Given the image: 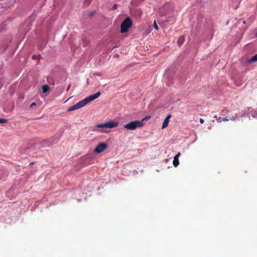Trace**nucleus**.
I'll return each instance as SVG.
<instances>
[{
  "label": "nucleus",
  "instance_id": "1",
  "mask_svg": "<svg viewBox=\"0 0 257 257\" xmlns=\"http://www.w3.org/2000/svg\"><path fill=\"white\" fill-rule=\"evenodd\" d=\"M100 95V92H98L94 94L89 95L88 97L85 98L84 99L78 102L75 105L70 107L68 109V111H71L80 108L90 101L94 100V99L98 98Z\"/></svg>",
  "mask_w": 257,
  "mask_h": 257
},
{
  "label": "nucleus",
  "instance_id": "10",
  "mask_svg": "<svg viewBox=\"0 0 257 257\" xmlns=\"http://www.w3.org/2000/svg\"><path fill=\"white\" fill-rule=\"evenodd\" d=\"M184 42V38L183 37H180L178 40V44L180 46Z\"/></svg>",
  "mask_w": 257,
  "mask_h": 257
},
{
  "label": "nucleus",
  "instance_id": "4",
  "mask_svg": "<svg viewBox=\"0 0 257 257\" xmlns=\"http://www.w3.org/2000/svg\"><path fill=\"white\" fill-rule=\"evenodd\" d=\"M132 25V22L130 18H127L122 23L120 26V31L122 33L126 32Z\"/></svg>",
  "mask_w": 257,
  "mask_h": 257
},
{
  "label": "nucleus",
  "instance_id": "9",
  "mask_svg": "<svg viewBox=\"0 0 257 257\" xmlns=\"http://www.w3.org/2000/svg\"><path fill=\"white\" fill-rule=\"evenodd\" d=\"M257 61V54L253 56L249 60V63H252Z\"/></svg>",
  "mask_w": 257,
  "mask_h": 257
},
{
  "label": "nucleus",
  "instance_id": "19",
  "mask_svg": "<svg viewBox=\"0 0 257 257\" xmlns=\"http://www.w3.org/2000/svg\"><path fill=\"white\" fill-rule=\"evenodd\" d=\"M150 117V116H146V118H145V119L148 118H149Z\"/></svg>",
  "mask_w": 257,
  "mask_h": 257
},
{
  "label": "nucleus",
  "instance_id": "2",
  "mask_svg": "<svg viewBox=\"0 0 257 257\" xmlns=\"http://www.w3.org/2000/svg\"><path fill=\"white\" fill-rule=\"evenodd\" d=\"M144 124L143 120L131 121L123 125V127L128 130H135L137 128L141 127Z\"/></svg>",
  "mask_w": 257,
  "mask_h": 257
},
{
  "label": "nucleus",
  "instance_id": "16",
  "mask_svg": "<svg viewBox=\"0 0 257 257\" xmlns=\"http://www.w3.org/2000/svg\"><path fill=\"white\" fill-rule=\"evenodd\" d=\"M199 121L201 123H203L204 122V119L202 118H200V119H199Z\"/></svg>",
  "mask_w": 257,
  "mask_h": 257
},
{
  "label": "nucleus",
  "instance_id": "15",
  "mask_svg": "<svg viewBox=\"0 0 257 257\" xmlns=\"http://www.w3.org/2000/svg\"><path fill=\"white\" fill-rule=\"evenodd\" d=\"M223 121H227L229 120V119L227 118V117H225V118H224L223 119H222Z\"/></svg>",
  "mask_w": 257,
  "mask_h": 257
},
{
  "label": "nucleus",
  "instance_id": "18",
  "mask_svg": "<svg viewBox=\"0 0 257 257\" xmlns=\"http://www.w3.org/2000/svg\"><path fill=\"white\" fill-rule=\"evenodd\" d=\"M214 117L216 118V119H217V118H218L216 115L214 116Z\"/></svg>",
  "mask_w": 257,
  "mask_h": 257
},
{
  "label": "nucleus",
  "instance_id": "11",
  "mask_svg": "<svg viewBox=\"0 0 257 257\" xmlns=\"http://www.w3.org/2000/svg\"><path fill=\"white\" fill-rule=\"evenodd\" d=\"M8 120L6 118H0V123H4L8 122Z\"/></svg>",
  "mask_w": 257,
  "mask_h": 257
},
{
  "label": "nucleus",
  "instance_id": "14",
  "mask_svg": "<svg viewBox=\"0 0 257 257\" xmlns=\"http://www.w3.org/2000/svg\"><path fill=\"white\" fill-rule=\"evenodd\" d=\"M35 105H36V103H35V102H33V103L30 105V107H33L34 106H35Z\"/></svg>",
  "mask_w": 257,
  "mask_h": 257
},
{
  "label": "nucleus",
  "instance_id": "17",
  "mask_svg": "<svg viewBox=\"0 0 257 257\" xmlns=\"http://www.w3.org/2000/svg\"><path fill=\"white\" fill-rule=\"evenodd\" d=\"M70 88V85L68 86V87L67 88V91H68L69 89Z\"/></svg>",
  "mask_w": 257,
  "mask_h": 257
},
{
  "label": "nucleus",
  "instance_id": "8",
  "mask_svg": "<svg viewBox=\"0 0 257 257\" xmlns=\"http://www.w3.org/2000/svg\"><path fill=\"white\" fill-rule=\"evenodd\" d=\"M42 92L44 93H49L50 91V87L48 85H44L42 86Z\"/></svg>",
  "mask_w": 257,
  "mask_h": 257
},
{
  "label": "nucleus",
  "instance_id": "21",
  "mask_svg": "<svg viewBox=\"0 0 257 257\" xmlns=\"http://www.w3.org/2000/svg\"><path fill=\"white\" fill-rule=\"evenodd\" d=\"M47 142V141L44 140V141H43V143H44V142Z\"/></svg>",
  "mask_w": 257,
  "mask_h": 257
},
{
  "label": "nucleus",
  "instance_id": "3",
  "mask_svg": "<svg viewBox=\"0 0 257 257\" xmlns=\"http://www.w3.org/2000/svg\"><path fill=\"white\" fill-rule=\"evenodd\" d=\"M118 125V122L116 120H109L105 123L97 124L95 126L97 128H113Z\"/></svg>",
  "mask_w": 257,
  "mask_h": 257
},
{
  "label": "nucleus",
  "instance_id": "12",
  "mask_svg": "<svg viewBox=\"0 0 257 257\" xmlns=\"http://www.w3.org/2000/svg\"><path fill=\"white\" fill-rule=\"evenodd\" d=\"M153 27L156 30H158L159 29V28H158V26L157 24V23L156 22V21H154V23H153Z\"/></svg>",
  "mask_w": 257,
  "mask_h": 257
},
{
  "label": "nucleus",
  "instance_id": "7",
  "mask_svg": "<svg viewBox=\"0 0 257 257\" xmlns=\"http://www.w3.org/2000/svg\"><path fill=\"white\" fill-rule=\"evenodd\" d=\"M180 156V153H178L177 154H176L175 156V157L174 158V160H173V165L175 167H177L179 164L178 158H179Z\"/></svg>",
  "mask_w": 257,
  "mask_h": 257
},
{
  "label": "nucleus",
  "instance_id": "20",
  "mask_svg": "<svg viewBox=\"0 0 257 257\" xmlns=\"http://www.w3.org/2000/svg\"><path fill=\"white\" fill-rule=\"evenodd\" d=\"M92 78H93V79H97L96 77H94V78L92 77Z\"/></svg>",
  "mask_w": 257,
  "mask_h": 257
},
{
  "label": "nucleus",
  "instance_id": "23",
  "mask_svg": "<svg viewBox=\"0 0 257 257\" xmlns=\"http://www.w3.org/2000/svg\"><path fill=\"white\" fill-rule=\"evenodd\" d=\"M255 36L257 37V33L255 34Z\"/></svg>",
  "mask_w": 257,
  "mask_h": 257
},
{
  "label": "nucleus",
  "instance_id": "6",
  "mask_svg": "<svg viewBox=\"0 0 257 257\" xmlns=\"http://www.w3.org/2000/svg\"><path fill=\"white\" fill-rule=\"evenodd\" d=\"M171 115L170 114H169L165 118V119L164 120V121L163 122V124H162V129L166 128L168 126L169 122V119L171 118Z\"/></svg>",
  "mask_w": 257,
  "mask_h": 257
},
{
  "label": "nucleus",
  "instance_id": "5",
  "mask_svg": "<svg viewBox=\"0 0 257 257\" xmlns=\"http://www.w3.org/2000/svg\"><path fill=\"white\" fill-rule=\"evenodd\" d=\"M107 145L106 143H99L94 150L96 153L99 154L104 151L107 148Z\"/></svg>",
  "mask_w": 257,
  "mask_h": 257
},
{
  "label": "nucleus",
  "instance_id": "22",
  "mask_svg": "<svg viewBox=\"0 0 257 257\" xmlns=\"http://www.w3.org/2000/svg\"><path fill=\"white\" fill-rule=\"evenodd\" d=\"M101 132H102V133H105V131H101Z\"/></svg>",
  "mask_w": 257,
  "mask_h": 257
},
{
  "label": "nucleus",
  "instance_id": "13",
  "mask_svg": "<svg viewBox=\"0 0 257 257\" xmlns=\"http://www.w3.org/2000/svg\"><path fill=\"white\" fill-rule=\"evenodd\" d=\"M216 120L218 122H221L222 121H223L222 119L220 117L217 118Z\"/></svg>",
  "mask_w": 257,
  "mask_h": 257
}]
</instances>
